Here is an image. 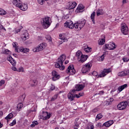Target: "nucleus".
<instances>
[{
	"mask_svg": "<svg viewBox=\"0 0 129 129\" xmlns=\"http://www.w3.org/2000/svg\"><path fill=\"white\" fill-rule=\"evenodd\" d=\"M85 52H91V48H90L89 47L87 46V48H85Z\"/></svg>",
	"mask_w": 129,
	"mask_h": 129,
	"instance_id": "c03bdc74",
	"label": "nucleus"
},
{
	"mask_svg": "<svg viewBox=\"0 0 129 129\" xmlns=\"http://www.w3.org/2000/svg\"><path fill=\"white\" fill-rule=\"evenodd\" d=\"M25 98H26V94H23L22 96L19 97V99H20L19 101H21V102L24 101V100H25Z\"/></svg>",
	"mask_w": 129,
	"mask_h": 129,
	"instance_id": "72a5a7b5",
	"label": "nucleus"
},
{
	"mask_svg": "<svg viewBox=\"0 0 129 129\" xmlns=\"http://www.w3.org/2000/svg\"><path fill=\"white\" fill-rule=\"evenodd\" d=\"M82 52L81 51H78L76 53V56L78 57V60L83 55Z\"/></svg>",
	"mask_w": 129,
	"mask_h": 129,
	"instance_id": "473e14b6",
	"label": "nucleus"
},
{
	"mask_svg": "<svg viewBox=\"0 0 129 129\" xmlns=\"http://www.w3.org/2000/svg\"><path fill=\"white\" fill-rule=\"evenodd\" d=\"M64 27L66 28H69V29H74L75 24H73L72 21L68 20L64 23Z\"/></svg>",
	"mask_w": 129,
	"mask_h": 129,
	"instance_id": "f8f14e48",
	"label": "nucleus"
},
{
	"mask_svg": "<svg viewBox=\"0 0 129 129\" xmlns=\"http://www.w3.org/2000/svg\"><path fill=\"white\" fill-rule=\"evenodd\" d=\"M76 93V90H73L70 91V93L68 95V98L70 100V101H73L75 97L76 98H80L81 96H83L84 95V92H81L79 93V94H75Z\"/></svg>",
	"mask_w": 129,
	"mask_h": 129,
	"instance_id": "7ed1b4c3",
	"label": "nucleus"
},
{
	"mask_svg": "<svg viewBox=\"0 0 129 129\" xmlns=\"http://www.w3.org/2000/svg\"><path fill=\"white\" fill-rule=\"evenodd\" d=\"M99 110V109H98V108H94L93 110H92V112L95 113L96 112H97V111H98Z\"/></svg>",
	"mask_w": 129,
	"mask_h": 129,
	"instance_id": "37998d69",
	"label": "nucleus"
},
{
	"mask_svg": "<svg viewBox=\"0 0 129 129\" xmlns=\"http://www.w3.org/2000/svg\"><path fill=\"white\" fill-rule=\"evenodd\" d=\"M12 3L13 5L17 7V8H19L20 5L22 4V1H21V0H13Z\"/></svg>",
	"mask_w": 129,
	"mask_h": 129,
	"instance_id": "a211bd4d",
	"label": "nucleus"
},
{
	"mask_svg": "<svg viewBox=\"0 0 129 129\" xmlns=\"http://www.w3.org/2000/svg\"><path fill=\"white\" fill-rule=\"evenodd\" d=\"M126 87H127V84H124L122 86L118 87L117 89H118V91H119V92H121V91H122V90H123V89H125V88H126Z\"/></svg>",
	"mask_w": 129,
	"mask_h": 129,
	"instance_id": "5701e85b",
	"label": "nucleus"
},
{
	"mask_svg": "<svg viewBox=\"0 0 129 129\" xmlns=\"http://www.w3.org/2000/svg\"><path fill=\"white\" fill-rule=\"evenodd\" d=\"M17 124V119H14L13 120L12 122L9 125L10 126H14V125H15V124Z\"/></svg>",
	"mask_w": 129,
	"mask_h": 129,
	"instance_id": "4c0bfd02",
	"label": "nucleus"
},
{
	"mask_svg": "<svg viewBox=\"0 0 129 129\" xmlns=\"http://www.w3.org/2000/svg\"><path fill=\"white\" fill-rule=\"evenodd\" d=\"M13 117H14V114L10 113L6 117H5V119H7V120H9V119H11V118H13Z\"/></svg>",
	"mask_w": 129,
	"mask_h": 129,
	"instance_id": "c756f323",
	"label": "nucleus"
},
{
	"mask_svg": "<svg viewBox=\"0 0 129 129\" xmlns=\"http://www.w3.org/2000/svg\"><path fill=\"white\" fill-rule=\"evenodd\" d=\"M21 11H27L28 10V5L25 4H22L20 5L19 7H18Z\"/></svg>",
	"mask_w": 129,
	"mask_h": 129,
	"instance_id": "f3484780",
	"label": "nucleus"
},
{
	"mask_svg": "<svg viewBox=\"0 0 129 129\" xmlns=\"http://www.w3.org/2000/svg\"><path fill=\"white\" fill-rule=\"evenodd\" d=\"M102 38H103L100 39L98 40L99 45H104V43H105V35H102Z\"/></svg>",
	"mask_w": 129,
	"mask_h": 129,
	"instance_id": "6ab92c4d",
	"label": "nucleus"
},
{
	"mask_svg": "<svg viewBox=\"0 0 129 129\" xmlns=\"http://www.w3.org/2000/svg\"><path fill=\"white\" fill-rule=\"evenodd\" d=\"M128 103L126 101L120 102L117 106L119 110H123L126 108Z\"/></svg>",
	"mask_w": 129,
	"mask_h": 129,
	"instance_id": "6e6552de",
	"label": "nucleus"
},
{
	"mask_svg": "<svg viewBox=\"0 0 129 129\" xmlns=\"http://www.w3.org/2000/svg\"><path fill=\"white\" fill-rule=\"evenodd\" d=\"M5 80H1L0 82V86H3V84H5Z\"/></svg>",
	"mask_w": 129,
	"mask_h": 129,
	"instance_id": "603ef678",
	"label": "nucleus"
},
{
	"mask_svg": "<svg viewBox=\"0 0 129 129\" xmlns=\"http://www.w3.org/2000/svg\"><path fill=\"white\" fill-rule=\"evenodd\" d=\"M25 48H24V47H21L18 50V51L19 52H24V50Z\"/></svg>",
	"mask_w": 129,
	"mask_h": 129,
	"instance_id": "3c124183",
	"label": "nucleus"
},
{
	"mask_svg": "<svg viewBox=\"0 0 129 129\" xmlns=\"http://www.w3.org/2000/svg\"><path fill=\"white\" fill-rule=\"evenodd\" d=\"M84 87H85V85H76L75 88L76 89L74 90H76V91H80L81 90H82Z\"/></svg>",
	"mask_w": 129,
	"mask_h": 129,
	"instance_id": "dca6fc26",
	"label": "nucleus"
},
{
	"mask_svg": "<svg viewBox=\"0 0 129 129\" xmlns=\"http://www.w3.org/2000/svg\"><path fill=\"white\" fill-rule=\"evenodd\" d=\"M78 60L79 62H81V63H83L84 62H85L86 60H87V56L83 54L81 57Z\"/></svg>",
	"mask_w": 129,
	"mask_h": 129,
	"instance_id": "412c9836",
	"label": "nucleus"
},
{
	"mask_svg": "<svg viewBox=\"0 0 129 129\" xmlns=\"http://www.w3.org/2000/svg\"><path fill=\"white\" fill-rule=\"evenodd\" d=\"M21 39L24 41H26V40H28V39H29V33H28V31H24V33H23L21 35Z\"/></svg>",
	"mask_w": 129,
	"mask_h": 129,
	"instance_id": "2eb2a0df",
	"label": "nucleus"
},
{
	"mask_svg": "<svg viewBox=\"0 0 129 129\" xmlns=\"http://www.w3.org/2000/svg\"><path fill=\"white\" fill-rule=\"evenodd\" d=\"M92 65H91V63L88 62L86 63L85 65L83 66L82 68V73H87L90 71L91 69Z\"/></svg>",
	"mask_w": 129,
	"mask_h": 129,
	"instance_id": "39448f33",
	"label": "nucleus"
},
{
	"mask_svg": "<svg viewBox=\"0 0 129 129\" xmlns=\"http://www.w3.org/2000/svg\"><path fill=\"white\" fill-rule=\"evenodd\" d=\"M40 23L43 29H48L51 26V18L45 16L41 19Z\"/></svg>",
	"mask_w": 129,
	"mask_h": 129,
	"instance_id": "f03ea898",
	"label": "nucleus"
},
{
	"mask_svg": "<svg viewBox=\"0 0 129 129\" xmlns=\"http://www.w3.org/2000/svg\"><path fill=\"white\" fill-rule=\"evenodd\" d=\"M47 44L42 43L40 44L37 47L33 49V52H40V51H43L44 49L46 48Z\"/></svg>",
	"mask_w": 129,
	"mask_h": 129,
	"instance_id": "423d86ee",
	"label": "nucleus"
},
{
	"mask_svg": "<svg viewBox=\"0 0 129 129\" xmlns=\"http://www.w3.org/2000/svg\"><path fill=\"white\" fill-rule=\"evenodd\" d=\"M125 72L126 73V75H129V70L125 71Z\"/></svg>",
	"mask_w": 129,
	"mask_h": 129,
	"instance_id": "338daca9",
	"label": "nucleus"
},
{
	"mask_svg": "<svg viewBox=\"0 0 129 129\" xmlns=\"http://www.w3.org/2000/svg\"><path fill=\"white\" fill-rule=\"evenodd\" d=\"M37 3L38 4H39V5L43 6V5H44V3H45V2H44V0H37Z\"/></svg>",
	"mask_w": 129,
	"mask_h": 129,
	"instance_id": "79ce46f5",
	"label": "nucleus"
},
{
	"mask_svg": "<svg viewBox=\"0 0 129 129\" xmlns=\"http://www.w3.org/2000/svg\"><path fill=\"white\" fill-rule=\"evenodd\" d=\"M2 54H5V55H10V54H11V51L8 49L4 48L2 51Z\"/></svg>",
	"mask_w": 129,
	"mask_h": 129,
	"instance_id": "a878e982",
	"label": "nucleus"
},
{
	"mask_svg": "<svg viewBox=\"0 0 129 129\" xmlns=\"http://www.w3.org/2000/svg\"><path fill=\"white\" fill-rule=\"evenodd\" d=\"M13 46L14 48H15V51L16 52H17L18 53H20V51H19V48L18 47V43L17 42H13Z\"/></svg>",
	"mask_w": 129,
	"mask_h": 129,
	"instance_id": "c85d7f7f",
	"label": "nucleus"
},
{
	"mask_svg": "<svg viewBox=\"0 0 129 129\" xmlns=\"http://www.w3.org/2000/svg\"><path fill=\"white\" fill-rule=\"evenodd\" d=\"M118 76L120 77H122L123 76H126L125 71H122L118 73Z\"/></svg>",
	"mask_w": 129,
	"mask_h": 129,
	"instance_id": "7c9ffc66",
	"label": "nucleus"
},
{
	"mask_svg": "<svg viewBox=\"0 0 129 129\" xmlns=\"http://www.w3.org/2000/svg\"><path fill=\"white\" fill-rule=\"evenodd\" d=\"M104 60V54H103L100 57V61H103Z\"/></svg>",
	"mask_w": 129,
	"mask_h": 129,
	"instance_id": "09e8293b",
	"label": "nucleus"
},
{
	"mask_svg": "<svg viewBox=\"0 0 129 129\" xmlns=\"http://www.w3.org/2000/svg\"><path fill=\"white\" fill-rule=\"evenodd\" d=\"M31 85L32 86V87H34V86H36L37 84H38V81L36 80H33L30 82Z\"/></svg>",
	"mask_w": 129,
	"mask_h": 129,
	"instance_id": "cd10ccee",
	"label": "nucleus"
},
{
	"mask_svg": "<svg viewBox=\"0 0 129 129\" xmlns=\"http://www.w3.org/2000/svg\"><path fill=\"white\" fill-rule=\"evenodd\" d=\"M7 60L11 63V64H12V65L13 66V67L12 68V70H13V71H18V70H17V68L15 67V66L17 65V61H16L15 59L13 58L12 56L10 55L7 57Z\"/></svg>",
	"mask_w": 129,
	"mask_h": 129,
	"instance_id": "0eeeda50",
	"label": "nucleus"
},
{
	"mask_svg": "<svg viewBox=\"0 0 129 129\" xmlns=\"http://www.w3.org/2000/svg\"><path fill=\"white\" fill-rule=\"evenodd\" d=\"M85 24H86V20L81 19L75 23V29H80V30H81L85 26Z\"/></svg>",
	"mask_w": 129,
	"mask_h": 129,
	"instance_id": "20e7f679",
	"label": "nucleus"
},
{
	"mask_svg": "<svg viewBox=\"0 0 129 129\" xmlns=\"http://www.w3.org/2000/svg\"><path fill=\"white\" fill-rule=\"evenodd\" d=\"M92 74L93 75V76H97L98 74L96 71H94L92 72Z\"/></svg>",
	"mask_w": 129,
	"mask_h": 129,
	"instance_id": "6e6d98bb",
	"label": "nucleus"
},
{
	"mask_svg": "<svg viewBox=\"0 0 129 129\" xmlns=\"http://www.w3.org/2000/svg\"><path fill=\"white\" fill-rule=\"evenodd\" d=\"M109 102H112V101H113V98H110L109 99Z\"/></svg>",
	"mask_w": 129,
	"mask_h": 129,
	"instance_id": "69168bd1",
	"label": "nucleus"
},
{
	"mask_svg": "<svg viewBox=\"0 0 129 129\" xmlns=\"http://www.w3.org/2000/svg\"><path fill=\"white\" fill-rule=\"evenodd\" d=\"M50 90H52V91L54 90V89H55V86H52L50 87Z\"/></svg>",
	"mask_w": 129,
	"mask_h": 129,
	"instance_id": "680f3d73",
	"label": "nucleus"
},
{
	"mask_svg": "<svg viewBox=\"0 0 129 129\" xmlns=\"http://www.w3.org/2000/svg\"><path fill=\"white\" fill-rule=\"evenodd\" d=\"M65 60H66V55L64 54L61 55L55 64V68H59V70L61 71L64 70L65 69V66L63 65V63H64Z\"/></svg>",
	"mask_w": 129,
	"mask_h": 129,
	"instance_id": "f257e3e1",
	"label": "nucleus"
},
{
	"mask_svg": "<svg viewBox=\"0 0 129 129\" xmlns=\"http://www.w3.org/2000/svg\"><path fill=\"white\" fill-rule=\"evenodd\" d=\"M104 93V91H101L99 92V94H103Z\"/></svg>",
	"mask_w": 129,
	"mask_h": 129,
	"instance_id": "774afa93",
	"label": "nucleus"
},
{
	"mask_svg": "<svg viewBox=\"0 0 129 129\" xmlns=\"http://www.w3.org/2000/svg\"><path fill=\"white\" fill-rule=\"evenodd\" d=\"M73 128H74V129H78V128H79V126L74 125V126H73Z\"/></svg>",
	"mask_w": 129,
	"mask_h": 129,
	"instance_id": "0e129e2a",
	"label": "nucleus"
},
{
	"mask_svg": "<svg viewBox=\"0 0 129 129\" xmlns=\"http://www.w3.org/2000/svg\"><path fill=\"white\" fill-rule=\"evenodd\" d=\"M17 72H24V68H19V69L17 70Z\"/></svg>",
	"mask_w": 129,
	"mask_h": 129,
	"instance_id": "49530a36",
	"label": "nucleus"
},
{
	"mask_svg": "<svg viewBox=\"0 0 129 129\" xmlns=\"http://www.w3.org/2000/svg\"><path fill=\"white\" fill-rule=\"evenodd\" d=\"M45 38L48 42H52V37H51V36L50 35H47L45 37Z\"/></svg>",
	"mask_w": 129,
	"mask_h": 129,
	"instance_id": "58836bf2",
	"label": "nucleus"
},
{
	"mask_svg": "<svg viewBox=\"0 0 129 129\" xmlns=\"http://www.w3.org/2000/svg\"><path fill=\"white\" fill-rule=\"evenodd\" d=\"M29 51H30L29 49L25 48V49H24V50L23 51V53H25L27 54L28 53V52H29Z\"/></svg>",
	"mask_w": 129,
	"mask_h": 129,
	"instance_id": "864d4df0",
	"label": "nucleus"
},
{
	"mask_svg": "<svg viewBox=\"0 0 129 129\" xmlns=\"http://www.w3.org/2000/svg\"><path fill=\"white\" fill-rule=\"evenodd\" d=\"M84 9V7H83V5H79L78 7L77 8L78 11H82Z\"/></svg>",
	"mask_w": 129,
	"mask_h": 129,
	"instance_id": "ea45409f",
	"label": "nucleus"
},
{
	"mask_svg": "<svg viewBox=\"0 0 129 129\" xmlns=\"http://www.w3.org/2000/svg\"><path fill=\"white\" fill-rule=\"evenodd\" d=\"M112 124H113V120H109L103 123L102 126H106V127H107L110 126Z\"/></svg>",
	"mask_w": 129,
	"mask_h": 129,
	"instance_id": "4be33fe9",
	"label": "nucleus"
},
{
	"mask_svg": "<svg viewBox=\"0 0 129 129\" xmlns=\"http://www.w3.org/2000/svg\"><path fill=\"white\" fill-rule=\"evenodd\" d=\"M97 17H99L100 16H102L104 15V12L102 9H98L96 11Z\"/></svg>",
	"mask_w": 129,
	"mask_h": 129,
	"instance_id": "b1692460",
	"label": "nucleus"
},
{
	"mask_svg": "<svg viewBox=\"0 0 129 129\" xmlns=\"http://www.w3.org/2000/svg\"><path fill=\"white\" fill-rule=\"evenodd\" d=\"M77 6V3L75 2H69V5L68 6L67 9L68 10H73L75 9Z\"/></svg>",
	"mask_w": 129,
	"mask_h": 129,
	"instance_id": "4468645a",
	"label": "nucleus"
},
{
	"mask_svg": "<svg viewBox=\"0 0 129 129\" xmlns=\"http://www.w3.org/2000/svg\"><path fill=\"white\" fill-rule=\"evenodd\" d=\"M66 73L69 74V75H74L76 73L74 66L70 64L66 70Z\"/></svg>",
	"mask_w": 129,
	"mask_h": 129,
	"instance_id": "1a4fd4ad",
	"label": "nucleus"
},
{
	"mask_svg": "<svg viewBox=\"0 0 129 129\" xmlns=\"http://www.w3.org/2000/svg\"><path fill=\"white\" fill-rule=\"evenodd\" d=\"M5 15H7V11L3 9H0V16H5Z\"/></svg>",
	"mask_w": 129,
	"mask_h": 129,
	"instance_id": "f704fd0d",
	"label": "nucleus"
},
{
	"mask_svg": "<svg viewBox=\"0 0 129 129\" xmlns=\"http://www.w3.org/2000/svg\"><path fill=\"white\" fill-rule=\"evenodd\" d=\"M122 60H123V62H128L129 61L128 57H123Z\"/></svg>",
	"mask_w": 129,
	"mask_h": 129,
	"instance_id": "a18cd8bd",
	"label": "nucleus"
},
{
	"mask_svg": "<svg viewBox=\"0 0 129 129\" xmlns=\"http://www.w3.org/2000/svg\"><path fill=\"white\" fill-rule=\"evenodd\" d=\"M75 125H76V126L79 127V124H78V122H77V121H76L75 122Z\"/></svg>",
	"mask_w": 129,
	"mask_h": 129,
	"instance_id": "052dcab7",
	"label": "nucleus"
},
{
	"mask_svg": "<svg viewBox=\"0 0 129 129\" xmlns=\"http://www.w3.org/2000/svg\"><path fill=\"white\" fill-rule=\"evenodd\" d=\"M51 74L53 81H56V80H58V79L60 78V75H59L58 72H56L55 71H53Z\"/></svg>",
	"mask_w": 129,
	"mask_h": 129,
	"instance_id": "ddd939ff",
	"label": "nucleus"
},
{
	"mask_svg": "<svg viewBox=\"0 0 129 129\" xmlns=\"http://www.w3.org/2000/svg\"><path fill=\"white\" fill-rule=\"evenodd\" d=\"M96 126L99 128H101V127H102V124H101L100 122H99L96 124Z\"/></svg>",
	"mask_w": 129,
	"mask_h": 129,
	"instance_id": "de8ad7c7",
	"label": "nucleus"
},
{
	"mask_svg": "<svg viewBox=\"0 0 129 129\" xmlns=\"http://www.w3.org/2000/svg\"><path fill=\"white\" fill-rule=\"evenodd\" d=\"M59 39L61 40H65L66 37H65V34H59Z\"/></svg>",
	"mask_w": 129,
	"mask_h": 129,
	"instance_id": "a19ab883",
	"label": "nucleus"
},
{
	"mask_svg": "<svg viewBox=\"0 0 129 129\" xmlns=\"http://www.w3.org/2000/svg\"><path fill=\"white\" fill-rule=\"evenodd\" d=\"M23 106H24V105L22 103H18L17 106V111H21V109L23 108Z\"/></svg>",
	"mask_w": 129,
	"mask_h": 129,
	"instance_id": "bb28decb",
	"label": "nucleus"
},
{
	"mask_svg": "<svg viewBox=\"0 0 129 129\" xmlns=\"http://www.w3.org/2000/svg\"><path fill=\"white\" fill-rule=\"evenodd\" d=\"M121 32L123 35H127L128 34V27L125 23L121 24Z\"/></svg>",
	"mask_w": 129,
	"mask_h": 129,
	"instance_id": "9d476101",
	"label": "nucleus"
},
{
	"mask_svg": "<svg viewBox=\"0 0 129 129\" xmlns=\"http://www.w3.org/2000/svg\"><path fill=\"white\" fill-rule=\"evenodd\" d=\"M58 98V94H55L51 99V101H55L56 99Z\"/></svg>",
	"mask_w": 129,
	"mask_h": 129,
	"instance_id": "e433bc0d",
	"label": "nucleus"
},
{
	"mask_svg": "<svg viewBox=\"0 0 129 129\" xmlns=\"http://www.w3.org/2000/svg\"><path fill=\"white\" fill-rule=\"evenodd\" d=\"M45 114L46 115V116L45 117H44V118H43V119L44 120L49 119V118H50V117H51V114L49 113V112H46Z\"/></svg>",
	"mask_w": 129,
	"mask_h": 129,
	"instance_id": "2f4dec72",
	"label": "nucleus"
},
{
	"mask_svg": "<svg viewBox=\"0 0 129 129\" xmlns=\"http://www.w3.org/2000/svg\"><path fill=\"white\" fill-rule=\"evenodd\" d=\"M43 39H44V37L42 36H38L37 37V39L38 40V41H42Z\"/></svg>",
	"mask_w": 129,
	"mask_h": 129,
	"instance_id": "5fc2aeb1",
	"label": "nucleus"
},
{
	"mask_svg": "<svg viewBox=\"0 0 129 129\" xmlns=\"http://www.w3.org/2000/svg\"><path fill=\"white\" fill-rule=\"evenodd\" d=\"M103 49L105 51L107 49L108 50V44H105L103 46Z\"/></svg>",
	"mask_w": 129,
	"mask_h": 129,
	"instance_id": "8fccbe9b",
	"label": "nucleus"
},
{
	"mask_svg": "<svg viewBox=\"0 0 129 129\" xmlns=\"http://www.w3.org/2000/svg\"><path fill=\"white\" fill-rule=\"evenodd\" d=\"M4 115V112H3V111H0V117H2L3 115Z\"/></svg>",
	"mask_w": 129,
	"mask_h": 129,
	"instance_id": "e2e57ef3",
	"label": "nucleus"
},
{
	"mask_svg": "<svg viewBox=\"0 0 129 129\" xmlns=\"http://www.w3.org/2000/svg\"><path fill=\"white\" fill-rule=\"evenodd\" d=\"M111 72V69H104L102 73L98 75V78H101L102 77H104L106 76L108 73H110Z\"/></svg>",
	"mask_w": 129,
	"mask_h": 129,
	"instance_id": "9b49d317",
	"label": "nucleus"
},
{
	"mask_svg": "<svg viewBox=\"0 0 129 129\" xmlns=\"http://www.w3.org/2000/svg\"><path fill=\"white\" fill-rule=\"evenodd\" d=\"M95 18V12H93L91 14V19L93 24H94V25H95V20L94 19Z\"/></svg>",
	"mask_w": 129,
	"mask_h": 129,
	"instance_id": "393cba45",
	"label": "nucleus"
},
{
	"mask_svg": "<svg viewBox=\"0 0 129 129\" xmlns=\"http://www.w3.org/2000/svg\"><path fill=\"white\" fill-rule=\"evenodd\" d=\"M0 29L1 30H5V31H7V30L6 29L5 27H4V26H3L2 25H0Z\"/></svg>",
	"mask_w": 129,
	"mask_h": 129,
	"instance_id": "4d7b16f0",
	"label": "nucleus"
},
{
	"mask_svg": "<svg viewBox=\"0 0 129 129\" xmlns=\"http://www.w3.org/2000/svg\"><path fill=\"white\" fill-rule=\"evenodd\" d=\"M34 112V110H28L27 111V114H30V113H31V112Z\"/></svg>",
	"mask_w": 129,
	"mask_h": 129,
	"instance_id": "bf43d9fd",
	"label": "nucleus"
},
{
	"mask_svg": "<svg viewBox=\"0 0 129 129\" xmlns=\"http://www.w3.org/2000/svg\"><path fill=\"white\" fill-rule=\"evenodd\" d=\"M103 115L101 113H99L96 116V119L97 120H99V119H101V118H102Z\"/></svg>",
	"mask_w": 129,
	"mask_h": 129,
	"instance_id": "c9c22d12",
	"label": "nucleus"
},
{
	"mask_svg": "<svg viewBox=\"0 0 129 129\" xmlns=\"http://www.w3.org/2000/svg\"><path fill=\"white\" fill-rule=\"evenodd\" d=\"M108 50H114L115 49V43L113 42H110L108 44Z\"/></svg>",
	"mask_w": 129,
	"mask_h": 129,
	"instance_id": "aec40b11",
	"label": "nucleus"
},
{
	"mask_svg": "<svg viewBox=\"0 0 129 129\" xmlns=\"http://www.w3.org/2000/svg\"><path fill=\"white\" fill-rule=\"evenodd\" d=\"M88 129H94V126L93 125H91L90 126H88Z\"/></svg>",
	"mask_w": 129,
	"mask_h": 129,
	"instance_id": "13d9d810",
	"label": "nucleus"
}]
</instances>
